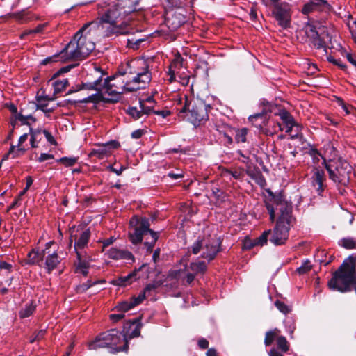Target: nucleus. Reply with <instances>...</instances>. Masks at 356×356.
<instances>
[{
	"instance_id": "c85d7f7f",
	"label": "nucleus",
	"mask_w": 356,
	"mask_h": 356,
	"mask_svg": "<svg viewBox=\"0 0 356 356\" xmlns=\"http://www.w3.org/2000/svg\"><path fill=\"white\" fill-rule=\"evenodd\" d=\"M277 115L280 116L285 126L296 123L292 115L285 110L280 111Z\"/></svg>"
},
{
	"instance_id": "603ef678",
	"label": "nucleus",
	"mask_w": 356,
	"mask_h": 356,
	"mask_svg": "<svg viewBox=\"0 0 356 356\" xmlns=\"http://www.w3.org/2000/svg\"><path fill=\"white\" fill-rule=\"evenodd\" d=\"M43 133H44V136H45L46 139L47 140V141L49 143H51L52 145H56V140L54 138L53 136L49 132H48L46 130H43Z\"/></svg>"
},
{
	"instance_id": "864d4df0",
	"label": "nucleus",
	"mask_w": 356,
	"mask_h": 356,
	"mask_svg": "<svg viewBox=\"0 0 356 356\" xmlns=\"http://www.w3.org/2000/svg\"><path fill=\"white\" fill-rule=\"evenodd\" d=\"M124 317V314L122 312H120V314H113L110 315V318L115 322L122 319Z\"/></svg>"
},
{
	"instance_id": "58836bf2",
	"label": "nucleus",
	"mask_w": 356,
	"mask_h": 356,
	"mask_svg": "<svg viewBox=\"0 0 356 356\" xmlns=\"http://www.w3.org/2000/svg\"><path fill=\"white\" fill-rule=\"evenodd\" d=\"M46 26H47V24H39L35 29H30V30L26 31L24 33H23L21 35V38H24L25 36H26L29 34L41 33L43 31V29L45 28Z\"/></svg>"
},
{
	"instance_id": "774afa93",
	"label": "nucleus",
	"mask_w": 356,
	"mask_h": 356,
	"mask_svg": "<svg viewBox=\"0 0 356 356\" xmlns=\"http://www.w3.org/2000/svg\"><path fill=\"white\" fill-rule=\"evenodd\" d=\"M207 356H217V353L215 349L210 348L207 352Z\"/></svg>"
},
{
	"instance_id": "f03ea898",
	"label": "nucleus",
	"mask_w": 356,
	"mask_h": 356,
	"mask_svg": "<svg viewBox=\"0 0 356 356\" xmlns=\"http://www.w3.org/2000/svg\"><path fill=\"white\" fill-rule=\"evenodd\" d=\"M130 73L135 76L130 81H125L123 74L104 79L102 82V94L108 95L110 97L104 98L108 102H118L121 94L125 91L132 92L145 88L150 82L152 75L149 71V64L147 60L139 58L129 63Z\"/></svg>"
},
{
	"instance_id": "a19ab883",
	"label": "nucleus",
	"mask_w": 356,
	"mask_h": 356,
	"mask_svg": "<svg viewBox=\"0 0 356 356\" xmlns=\"http://www.w3.org/2000/svg\"><path fill=\"white\" fill-rule=\"evenodd\" d=\"M312 269V265L309 260L305 261L302 265L297 268V272L300 274H305Z\"/></svg>"
},
{
	"instance_id": "20e7f679",
	"label": "nucleus",
	"mask_w": 356,
	"mask_h": 356,
	"mask_svg": "<svg viewBox=\"0 0 356 356\" xmlns=\"http://www.w3.org/2000/svg\"><path fill=\"white\" fill-rule=\"evenodd\" d=\"M271 221L277 216V222L274 228L270 241L276 245L284 244L288 238L290 223L292 219V207L290 203L277 197L274 200L273 205L266 204Z\"/></svg>"
},
{
	"instance_id": "0e129e2a",
	"label": "nucleus",
	"mask_w": 356,
	"mask_h": 356,
	"mask_svg": "<svg viewBox=\"0 0 356 356\" xmlns=\"http://www.w3.org/2000/svg\"><path fill=\"white\" fill-rule=\"evenodd\" d=\"M349 28L350 32L353 35L355 33H356V21H353L352 24H349Z\"/></svg>"
},
{
	"instance_id": "bb28decb",
	"label": "nucleus",
	"mask_w": 356,
	"mask_h": 356,
	"mask_svg": "<svg viewBox=\"0 0 356 356\" xmlns=\"http://www.w3.org/2000/svg\"><path fill=\"white\" fill-rule=\"evenodd\" d=\"M134 303L132 302L131 299L129 300H125L121 302H119L113 309L117 310L120 312L125 313L129 309L134 307Z\"/></svg>"
},
{
	"instance_id": "5fc2aeb1",
	"label": "nucleus",
	"mask_w": 356,
	"mask_h": 356,
	"mask_svg": "<svg viewBox=\"0 0 356 356\" xmlns=\"http://www.w3.org/2000/svg\"><path fill=\"white\" fill-rule=\"evenodd\" d=\"M54 158V156L52 154H47V153H42L40 154V157L38 158V161L39 162H43L48 159H51Z\"/></svg>"
},
{
	"instance_id": "aec40b11",
	"label": "nucleus",
	"mask_w": 356,
	"mask_h": 356,
	"mask_svg": "<svg viewBox=\"0 0 356 356\" xmlns=\"http://www.w3.org/2000/svg\"><path fill=\"white\" fill-rule=\"evenodd\" d=\"M141 325L136 323H128L124 326V337H126V339H132L134 337H138L140 333Z\"/></svg>"
},
{
	"instance_id": "f3484780",
	"label": "nucleus",
	"mask_w": 356,
	"mask_h": 356,
	"mask_svg": "<svg viewBox=\"0 0 356 356\" xmlns=\"http://www.w3.org/2000/svg\"><path fill=\"white\" fill-rule=\"evenodd\" d=\"M107 254L109 258L112 259H124L127 261H134V257L131 252L124 250L118 249L117 248H111L110 250H108Z\"/></svg>"
},
{
	"instance_id": "cd10ccee",
	"label": "nucleus",
	"mask_w": 356,
	"mask_h": 356,
	"mask_svg": "<svg viewBox=\"0 0 356 356\" xmlns=\"http://www.w3.org/2000/svg\"><path fill=\"white\" fill-rule=\"evenodd\" d=\"M248 129L247 128H241L235 130V141L237 143H245L247 139Z\"/></svg>"
},
{
	"instance_id": "a211bd4d",
	"label": "nucleus",
	"mask_w": 356,
	"mask_h": 356,
	"mask_svg": "<svg viewBox=\"0 0 356 356\" xmlns=\"http://www.w3.org/2000/svg\"><path fill=\"white\" fill-rule=\"evenodd\" d=\"M54 245V242H49L46 244V248L42 252L33 250L29 254L27 257V264H37L41 261L44 257L46 255V250L49 249L51 245Z\"/></svg>"
},
{
	"instance_id": "9d476101",
	"label": "nucleus",
	"mask_w": 356,
	"mask_h": 356,
	"mask_svg": "<svg viewBox=\"0 0 356 356\" xmlns=\"http://www.w3.org/2000/svg\"><path fill=\"white\" fill-rule=\"evenodd\" d=\"M329 177L335 183L346 185L351 177L352 167L345 160L339 159L334 161V158L329 156V163L326 167Z\"/></svg>"
},
{
	"instance_id": "49530a36",
	"label": "nucleus",
	"mask_w": 356,
	"mask_h": 356,
	"mask_svg": "<svg viewBox=\"0 0 356 356\" xmlns=\"http://www.w3.org/2000/svg\"><path fill=\"white\" fill-rule=\"evenodd\" d=\"M139 104H140V108H141V110H143V113L144 115H149V113H151L152 112L154 111L152 106H145V105L144 101L140 100L139 102Z\"/></svg>"
},
{
	"instance_id": "4d7b16f0",
	"label": "nucleus",
	"mask_w": 356,
	"mask_h": 356,
	"mask_svg": "<svg viewBox=\"0 0 356 356\" xmlns=\"http://www.w3.org/2000/svg\"><path fill=\"white\" fill-rule=\"evenodd\" d=\"M280 0H261V2L264 5L266 6H269L273 5V6H275L276 4H280L279 2Z\"/></svg>"
},
{
	"instance_id": "393cba45",
	"label": "nucleus",
	"mask_w": 356,
	"mask_h": 356,
	"mask_svg": "<svg viewBox=\"0 0 356 356\" xmlns=\"http://www.w3.org/2000/svg\"><path fill=\"white\" fill-rule=\"evenodd\" d=\"M329 156H332V158H334V161H336L335 158L337 156V152L334 147L330 144H327V145H325L324 154L322 156L323 159V163L325 164V167L326 163H329Z\"/></svg>"
},
{
	"instance_id": "ea45409f",
	"label": "nucleus",
	"mask_w": 356,
	"mask_h": 356,
	"mask_svg": "<svg viewBox=\"0 0 356 356\" xmlns=\"http://www.w3.org/2000/svg\"><path fill=\"white\" fill-rule=\"evenodd\" d=\"M67 167L72 166L77 162V158L75 157H63L57 161Z\"/></svg>"
},
{
	"instance_id": "a18cd8bd",
	"label": "nucleus",
	"mask_w": 356,
	"mask_h": 356,
	"mask_svg": "<svg viewBox=\"0 0 356 356\" xmlns=\"http://www.w3.org/2000/svg\"><path fill=\"white\" fill-rule=\"evenodd\" d=\"M257 245L258 244L256 243L255 238L251 239L250 238H246L243 241V248L246 250L251 249L252 248Z\"/></svg>"
},
{
	"instance_id": "f704fd0d",
	"label": "nucleus",
	"mask_w": 356,
	"mask_h": 356,
	"mask_svg": "<svg viewBox=\"0 0 356 356\" xmlns=\"http://www.w3.org/2000/svg\"><path fill=\"white\" fill-rule=\"evenodd\" d=\"M16 119L20 121L23 124L28 125H30L32 122L35 121V119L32 115H24L21 113L17 115Z\"/></svg>"
},
{
	"instance_id": "5701e85b",
	"label": "nucleus",
	"mask_w": 356,
	"mask_h": 356,
	"mask_svg": "<svg viewBox=\"0 0 356 356\" xmlns=\"http://www.w3.org/2000/svg\"><path fill=\"white\" fill-rule=\"evenodd\" d=\"M30 143L33 148L37 147L38 143L42 140L44 136L43 130L42 129H35L33 130L30 129Z\"/></svg>"
},
{
	"instance_id": "338daca9",
	"label": "nucleus",
	"mask_w": 356,
	"mask_h": 356,
	"mask_svg": "<svg viewBox=\"0 0 356 356\" xmlns=\"http://www.w3.org/2000/svg\"><path fill=\"white\" fill-rule=\"evenodd\" d=\"M269 356H283L280 353H279L275 349H271L269 352Z\"/></svg>"
},
{
	"instance_id": "bf43d9fd",
	"label": "nucleus",
	"mask_w": 356,
	"mask_h": 356,
	"mask_svg": "<svg viewBox=\"0 0 356 356\" xmlns=\"http://www.w3.org/2000/svg\"><path fill=\"white\" fill-rule=\"evenodd\" d=\"M115 241V238L113 236L110 237L109 238H107L104 240L103 243V250L108 247V245H111L114 241Z\"/></svg>"
},
{
	"instance_id": "b1692460",
	"label": "nucleus",
	"mask_w": 356,
	"mask_h": 356,
	"mask_svg": "<svg viewBox=\"0 0 356 356\" xmlns=\"http://www.w3.org/2000/svg\"><path fill=\"white\" fill-rule=\"evenodd\" d=\"M277 125L280 131L285 130L286 133L291 135V138L298 136L301 129L300 127L296 123L291 124V125H284V127L280 123H277Z\"/></svg>"
},
{
	"instance_id": "6e6d98bb",
	"label": "nucleus",
	"mask_w": 356,
	"mask_h": 356,
	"mask_svg": "<svg viewBox=\"0 0 356 356\" xmlns=\"http://www.w3.org/2000/svg\"><path fill=\"white\" fill-rule=\"evenodd\" d=\"M154 113L162 116L163 118H166L170 114V112L168 110L154 111Z\"/></svg>"
},
{
	"instance_id": "ddd939ff",
	"label": "nucleus",
	"mask_w": 356,
	"mask_h": 356,
	"mask_svg": "<svg viewBox=\"0 0 356 356\" xmlns=\"http://www.w3.org/2000/svg\"><path fill=\"white\" fill-rule=\"evenodd\" d=\"M298 37H301L302 42H311L316 48L323 47V42L318 31L315 26L310 23H306L303 28L298 31Z\"/></svg>"
},
{
	"instance_id": "6e6552de",
	"label": "nucleus",
	"mask_w": 356,
	"mask_h": 356,
	"mask_svg": "<svg viewBox=\"0 0 356 356\" xmlns=\"http://www.w3.org/2000/svg\"><path fill=\"white\" fill-rule=\"evenodd\" d=\"M90 350H97L101 348H108L111 353L127 351L128 343L126 337L115 329H112L102 333L95 341L89 343Z\"/></svg>"
},
{
	"instance_id": "8fccbe9b",
	"label": "nucleus",
	"mask_w": 356,
	"mask_h": 356,
	"mask_svg": "<svg viewBox=\"0 0 356 356\" xmlns=\"http://www.w3.org/2000/svg\"><path fill=\"white\" fill-rule=\"evenodd\" d=\"M225 175H231L236 179H240L242 176V172L238 170L235 171H231V170H226L225 172Z\"/></svg>"
},
{
	"instance_id": "e433bc0d",
	"label": "nucleus",
	"mask_w": 356,
	"mask_h": 356,
	"mask_svg": "<svg viewBox=\"0 0 356 356\" xmlns=\"http://www.w3.org/2000/svg\"><path fill=\"white\" fill-rule=\"evenodd\" d=\"M340 245L346 249H355L356 242L350 238H343L340 241Z\"/></svg>"
},
{
	"instance_id": "2eb2a0df",
	"label": "nucleus",
	"mask_w": 356,
	"mask_h": 356,
	"mask_svg": "<svg viewBox=\"0 0 356 356\" xmlns=\"http://www.w3.org/2000/svg\"><path fill=\"white\" fill-rule=\"evenodd\" d=\"M272 15L282 29H286L291 24V6L287 3L276 4L272 11Z\"/></svg>"
},
{
	"instance_id": "72a5a7b5",
	"label": "nucleus",
	"mask_w": 356,
	"mask_h": 356,
	"mask_svg": "<svg viewBox=\"0 0 356 356\" xmlns=\"http://www.w3.org/2000/svg\"><path fill=\"white\" fill-rule=\"evenodd\" d=\"M105 283V280H98V281H95L94 282H92L91 281H88L86 283H84L81 285H80L79 287H78V291L81 293L82 292H84L86 291V290H88V289H90V287L97 284H104Z\"/></svg>"
},
{
	"instance_id": "e2e57ef3",
	"label": "nucleus",
	"mask_w": 356,
	"mask_h": 356,
	"mask_svg": "<svg viewBox=\"0 0 356 356\" xmlns=\"http://www.w3.org/2000/svg\"><path fill=\"white\" fill-rule=\"evenodd\" d=\"M28 138V134H24L22 136H20L19 141H18V145L21 146L23 143H24Z\"/></svg>"
},
{
	"instance_id": "1a4fd4ad",
	"label": "nucleus",
	"mask_w": 356,
	"mask_h": 356,
	"mask_svg": "<svg viewBox=\"0 0 356 356\" xmlns=\"http://www.w3.org/2000/svg\"><path fill=\"white\" fill-rule=\"evenodd\" d=\"M131 227H134V232L129 233V238L132 243L138 244L141 242L143 236L149 235V241L145 243L147 252H151L152 248L158 239L159 235L157 232H154L149 229V223L148 219L144 218L139 219L138 217H133L129 222Z\"/></svg>"
},
{
	"instance_id": "4468645a",
	"label": "nucleus",
	"mask_w": 356,
	"mask_h": 356,
	"mask_svg": "<svg viewBox=\"0 0 356 356\" xmlns=\"http://www.w3.org/2000/svg\"><path fill=\"white\" fill-rule=\"evenodd\" d=\"M103 81L102 75H100L97 79L92 82L83 83L78 86L77 90H94L97 91V93L88 96L81 100V102H99L104 99L102 94V82Z\"/></svg>"
},
{
	"instance_id": "0eeeda50",
	"label": "nucleus",
	"mask_w": 356,
	"mask_h": 356,
	"mask_svg": "<svg viewBox=\"0 0 356 356\" xmlns=\"http://www.w3.org/2000/svg\"><path fill=\"white\" fill-rule=\"evenodd\" d=\"M70 244L74 241V249L76 253V272L86 275L91 261L84 248L87 246L90 236L89 229L72 227L70 230Z\"/></svg>"
},
{
	"instance_id": "2f4dec72",
	"label": "nucleus",
	"mask_w": 356,
	"mask_h": 356,
	"mask_svg": "<svg viewBox=\"0 0 356 356\" xmlns=\"http://www.w3.org/2000/svg\"><path fill=\"white\" fill-rule=\"evenodd\" d=\"M68 83V81L66 79L55 81L54 83V94L59 93L64 90Z\"/></svg>"
},
{
	"instance_id": "dca6fc26",
	"label": "nucleus",
	"mask_w": 356,
	"mask_h": 356,
	"mask_svg": "<svg viewBox=\"0 0 356 356\" xmlns=\"http://www.w3.org/2000/svg\"><path fill=\"white\" fill-rule=\"evenodd\" d=\"M119 146V143L115 140L97 145L96 147L90 152L89 156H95L99 159H104L111 155L112 150L117 149Z\"/></svg>"
},
{
	"instance_id": "c9c22d12",
	"label": "nucleus",
	"mask_w": 356,
	"mask_h": 356,
	"mask_svg": "<svg viewBox=\"0 0 356 356\" xmlns=\"http://www.w3.org/2000/svg\"><path fill=\"white\" fill-rule=\"evenodd\" d=\"M280 332L279 330L275 329L273 331H269L266 332V337L264 340V343L266 346H270L272 342L274 341L276 335Z\"/></svg>"
},
{
	"instance_id": "f8f14e48",
	"label": "nucleus",
	"mask_w": 356,
	"mask_h": 356,
	"mask_svg": "<svg viewBox=\"0 0 356 356\" xmlns=\"http://www.w3.org/2000/svg\"><path fill=\"white\" fill-rule=\"evenodd\" d=\"M220 241L216 237L208 236L197 240L191 246L194 254H200L202 258L211 261L219 252Z\"/></svg>"
},
{
	"instance_id": "4c0bfd02",
	"label": "nucleus",
	"mask_w": 356,
	"mask_h": 356,
	"mask_svg": "<svg viewBox=\"0 0 356 356\" xmlns=\"http://www.w3.org/2000/svg\"><path fill=\"white\" fill-rule=\"evenodd\" d=\"M277 344L278 348L283 352H286L289 350V343L286 338L280 336L277 339Z\"/></svg>"
},
{
	"instance_id": "412c9836",
	"label": "nucleus",
	"mask_w": 356,
	"mask_h": 356,
	"mask_svg": "<svg viewBox=\"0 0 356 356\" xmlns=\"http://www.w3.org/2000/svg\"><path fill=\"white\" fill-rule=\"evenodd\" d=\"M46 261H45V268L47 270V272L50 273L54 269L56 268L58 264L60 263V259H59L58 254L56 251L51 252L50 250H46Z\"/></svg>"
},
{
	"instance_id": "13d9d810",
	"label": "nucleus",
	"mask_w": 356,
	"mask_h": 356,
	"mask_svg": "<svg viewBox=\"0 0 356 356\" xmlns=\"http://www.w3.org/2000/svg\"><path fill=\"white\" fill-rule=\"evenodd\" d=\"M143 130L138 129L132 132L131 137L135 139H138L143 136Z\"/></svg>"
},
{
	"instance_id": "473e14b6",
	"label": "nucleus",
	"mask_w": 356,
	"mask_h": 356,
	"mask_svg": "<svg viewBox=\"0 0 356 356\" xmlns=\"http://www.w3.org/2000/svg\"><path fill=\"white\" fill-rule=\"evenodd\" d=\"M51 100H54V98H50L47 96L38 95L37 96L38 107L41 108L42 110L44 111L47 106V104L46 103V101H51Z\"/></svg>"
},
{
	"instance_id": "c756f323",
	"label": "nucleus",
	"mask_w": 356,
	"mask_h": 356,
	"mask_svg": "<svg viewBox=\"0 0 356 356\" xmlns=\"http://www.w3.org/2000/svg\"><path fill=\"white\" fill-rule=\"evenodd\" d=\"M35 309V305L33 302L29 303L21 309L19 316L21 318H26L31 316Z\"/></svg>"
},
{
	"instance_id": "c03bdc74",
	"label": "nucleus",
	"mask_w": 356,
	"mask_h": 356,
	"mask_svg": "<svg viewBox=\"0 0 356 356\" xmlns=\"http://www.w3.org/2000/svg\"><path fill=\"white\" fill-rule=\"evenodd\" d=\"M275 305L277 308L283 314H287L291 311L290 307L281 301H276Z\"/></svg>"
},
{
	"instance_id": "09e8293b",
	"label": "nucleus",
	"mask_w": 356,
	"mask_h": 356,
	"mask_svg": "<svg viewBox=\"0 0 356 356\" xmlns=\"http://www.w3.org/2000/svg\"><path fill=\"white\" fill-rule=\"evenodd\" d=\"M146 294L147 293H145V292L143 291V293L139 294L138 297H134L131 298L132 302L134 303V306H136L137 305L140 304L143 300H144L145 299Z\"/></svg>"
},
{
	"instance_id": "680f3d73",
	"label": "nucleus",
	"mask_w": 356,
	"mask_h": 356,
	"mask_svg": "<svg viewBox=\"0 0 356 356\" xmlns=\"http://www.w3.org/2000/svg\"><path fill=\"white\" fill-rule=\"evenodd\" d=\"M155 289H156V285L155 284H149L147 286H146V287L145 288L143 291L145 292V293H148V292H149L152 290H154Z\"/></svg>"
},
{
	"instance_id": "79ce46f5",
	"label": "nucleus",
	"mask_w": 356,
	"mask_h": 356,
	"mask_svg": "<svg viewBox=\"0 0 356 356\" xmlns=\"http://www.w3.org/2000/svg\"><path fill=\"white\" fill-rule=\"evenodd\" d=\"M270 233H271L270 230L265 231L259 237L255 238L258 246H263L266 243Z\"/></svg>"
},
{
	"instance_id": "423d86ee",
	"label": "nucleus",
	"mask_w": 356,
	"mask_h": 356,
	"mask_svg": "<svg viewBox=\"0 0 356 356\" xmlns=\"http://www.w3.org/2000/svg\"><path fill=\"white\" fill-rule=\"evenodd\" d=\"M356 254L348 257L328 282L331 290L341 293L350 291V286L356 284Z\"/></svg>"
},
{
	"instance_id": "7ed1b4c3",
	"label": "nucleus",
	"mask_w": 356,
	"mask_h": 356,
	"mask_svg": "<svg viewBox=\"0 0 356 356\" xmlns=\"http://www.w3.org/2000/svg\"><path fill=\"white\" fill-rule=\"evenodd\" d=\"M96 33H99L96 28L92 27L90 22L86 24L63 51L45 58L42 63L45 65L51 62H67L86 58L95 49V45L91 38Z\"/></svg>"
},
{
	"instance_id": "4be33fe9",
	"label": "nucleus",
	"mask_w": 356,
	"mask_h": 356,
	"mask_svg": "<svg viewBox=\"0 0 356 356\" xmlns=\"http://www.w3.org/2000/svg\"><path fill=\"white\" fill-rule=\"evenodd\" d=\"M136 280V271H134L126 276L118 277L110 281L115 286H127Z\"/></svg>"
},
{
	"instance_id": "37998d69",
	"label": "nucleus",
	"mask_w": 356,
	"mask_h": 356,
	"mask_svg": "<svg viewBox=\"0 0 356 356\" xmlns=\"http://www.w3.org/2000/svg\"><path fill=\"white\" fill-rule=\"evenodd\" d=\"M284 324L287 331L292 334L296 329L294 321L292 318H288L284 321Z\"/></svg>"
},
{
	"instance_id": "de8ad7c7",
	"label": "nucleus",
	"mask_w": 356,
	"mask_h": 356,
	"mask_svg": "<svg viewBox=\"0 0 356 356\" xmlns=\"http://www.w3.org/2000/svg\"><path fill=\"white\" fill-rule=\"evenodd\" d=\"M314 10H316V9L315 8L314 6H313V4H312V1H309V3H306L303 6V8L302 9V12L303 14L307 15V14H309V13H311L312 11H313Z\"/></svg>"
},
{
	"instance_id": "3c124183",
	"label": "nucleus",
	"mask_w": 356,
	"mask_h": 356,
	"mask_svg": "<svg viewBox=\"0 0 356 356\" xmlns=\"http://www.w3.org/2000/svg\"><path fill=\"white\" fill-rule=\"evenodd\" d=\"M328 60L330 62V63H332L333 64L339 66L341 69L342 70H345L346 69V65L344 64H343L340 60H338V59H335L333 57H329L328 58Z\"/></svg>"
},
{
	"instance_id": "39448f33",
	"label": "nucleus",
	"mask_w": 356,
	"mask_h": 356,
	"mask_svg": "<svg viewBox=\"0 0 356 356\" xmlns=\"http://www.w3.org/2000/svg\"><path fill=\"white\" fill-rule=\"evenodd\" d=\"M174 102L179 118L194 126H198L207 120V109L209 106L202 99H190L186 95H176Z\"/></svg>"
},
{
	"instance_id": "f257e3e1",
	"label": "nucleus",
	"mask_w": 356,
	"mask_h": 356,
	"mask_svg": "<svg viewBox=\"0 0 356 356\" xmlns=\"http://www.w3.org/2000/svg\"><path fill=\"white\" fill-rule=\"evenodd\" d=\"M139 0H115L98 5V17L90 22L99 34L109 36L112 34H126L127 23L124 18L136 10Z\"/></svg>"
},
{
	"instance_id": "6ab92c4d",
	"label": "nucleus",
	"mask_w": 356,
	"mask_h": 356,
	"mask_svg": "<svg viewBox=\"0 0 356 356\" xmlns=\"http://www.w3.org/2000/svg\"><path fill=\"white\" fill-rule=\"evenodd\" d=\"M325 180V176L323 170L315 168L312 176V184L314 186H316V191L318 194H321L323 191Z\"/></svg>"
},
{
	"instance_id": "052dcab7",
	"label": "nucleus",
	"mask_w": 356,
	"mask_h": 356,
	"mask_svg": "<svg viewBox=\"0 0 356 356\" xmlns=\"http://www.w3.org/2000/svg\"><path fill=\"white\" fill-rule=\"evenodd\" d=\"M198 344L201 348H207L209 346V342L206 339H200L198 341Z\"/></svg>"
},
{
	"instance_id": "9b49d317",
	"label": "nucleus",
	"mask_w": 356,
	"mask_h": 356,
	"mask_svg": "<svg viewBox=\"0 0 356 356\" xmlns=\"http://www.w3.org/2000/svg\"><path fill=\"white\" fill-rule=\"evenodd\" d=\"M207 270V264L202 261L191 262L189 266L184 264L183 269L172 270L168 273V279L181 280L184 284H190L195 277Z\"/></svg>"
},
{
	"instance_id": "69168bd1",
	"label": "nucleus",
	"mask_w": 356,
	"mask_h": 356,
	"mask_svg": "<svg viewBox=\"0 0 356 356\" xmlns=\"http://www.w3.org/2000/svg\"><path fill=\"white\" fill-rule=\"evenodd\" d=\"M346 58L351 64L356 66V60L353 58L350 54H346Z\"/></svg>"
},
{
	"instance_id": "a878e982",
	"label": "nucleus",
	"mask_w": 356,
	"mask_h": 356,
	"mask_svg": "<svg viewBox=\"0 0 356 356\" xmlns=\"http://www.w3.org/2000/svg\"><path fill=\"white\" fill-rule=\"evenodd\" d=\"M25 151L26 150L24 148L19 146L18 145L17 147L15 145H11L9 152L4 156L3 161L7 159L9 156H12V158L13 159L20 156L24 154Z\"/></svg>"
},
{
	"instance_id": "7c9ffc66",
	"label": "nucleus",
	"mask_w": 356,
	"mask_h": 356,
	"mask_svg": "<svg viewBox=\"0 0 356 356\" xmlns=\"http://www.w3.org/2000/svg\"><path fill=\"white\" fill-rule=\"evenodd\" d=\"M127 113L135 120H139L144 116L143 110L140 107H130L127 111Z\"/></svg>"
}]
</instances>
